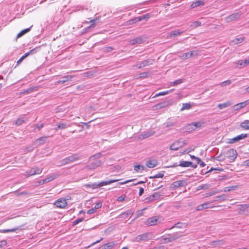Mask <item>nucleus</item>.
<instances>
[{"instance_id":"f257e3e1","label":"nucleus","mask_w":249,"mask_h":249,"mask_svg":"<svg viewBox=\"0 0 249 249\" xmlns=\"http://www.w3.org/2000/svg\"><path fill=\"white\" fill-rule=\"evenodd\" d=\"M153 234L152 232H145L136 236L133 241L136 242H147L153 238Z\"/></svg>"},{"instance_id":"f03ea898","label":"nucleus","mask_w":249,"mask_h":249,"mask_svg":"<svg viewBox=\"0 0 249 249\" xmlns=\"http://www.w3.org/2000/svg\"><path fill=\"white\" fill-rule=\"evenodd\" d=\"M182 236V232H176L172 234H168L167 237H164V236L161 237L160 241L162 242V243H167L169 242H173L179 237Z\"/></svg>"},{"instance_id":"7ed1b4c3","label":"nucleus","mask_w":249,"mask_h":249,"mask_svg":"<svg viewBox=\"0 0 249 249\" xmlns=\"http://www.w3.org/2000/svg\"><path fill=\"white\" fill-rule=\"evenodd\" d=\"M81 158V156L79 155L78 154H74L71 156H70L61 161H60V164L59 166H61L63 165L68 164L69 163L74 162L76 160H77Z\"/></svg>"},{"instance_id":"20e7f679","label":"nucleus","mask_w":249,"mask_h":249,"mask_svg":"<svg viewBox=\"0 0 249 249\" xmlns=\"http://www.w3.org/2000/svg\"><path fill=\"white\" fill-rule=\"evenodd\" d=\"M186 144V142L184 141H177L173 143L170 146V149L171 150L177 151L179 148L182 147Z\"/></svg>"},{"instance_id":"39448f33","label":"nucleus","mask_w":249,"mask_h":249,"mask_svg":"<svg viewBox=\"0 0 249 249\" xmlns=\"http://www.w3.org/2000/svg\"><path fill=\"white\" fill-rule=\"evenodd\" d=\"M42 171V169L37 167H34L29 170L26 171L24 173V176L29 177L33 175L40 174Z\"/></svg>"},{"instance_id":"423d86ee","label":"nucleus","mask_w":249,"mask_h":249,"mask_svg":"<svg viewBox=\"0 0 249 249\" xmlns=\"http://www.w3.org/2000/svg\"><path fill=\"white\" fill-rule=\"evenodd\" d=\"M237 153L234 149H230L226 152V157L229 159L230 162H233L237 158Z\"/></svg>"},{"instance_id":"0eeeda50","label":"nucleus","mask_w":249,"mask_h":249,"mask_svg":"<svg viewBox=\"0 0 249 249\" xmlns=\"http://www.w3.org/2000/svg\"><path fill=\"white\" fill-rule=\"evenodd\" d=\"M241 15V12L234 13L231 15L226 17L225 20L227 22L234 21L239 19Z\"/></svg>"},{"instance_id":"6e6552de","label":"nucleus","mask_w":249,"mask_h":249,"mask_svg":"<svg viewBox=\"0 0 249 249\" xmlns=\"http://www.w3.org/2000/svg\"><path fill=\"white\" fill-rule=\"evenodd\" d=\"M198 54V51L197 50L193 51L191 52H188L184 53H183L181 56H180V58L182 59H186L189 58H191L193 56H196Z\"/></svg>"},{"instance_id":"1a4fd4ad","label":"nucleus","mask_w":249,"mask_h":249,"mask_svg":"<svg viewBox=\"0 0 249 249\" xmlns=\"http://www.w3.org/2000/svg\"><path fill=\"white\" fill-rule=\"evenodd\" d=\"M187 185V183L184 180H180L174 181L171 185V188L176 189L180 187L185 186Z\"/></svg>"},{"instance_id":"9d476101","label":"nucleus","mask_w":249,"mask_h":249,"mask_svg":"<svg viewBox=\"0 0 249 249\" xmlns=\"http://www.w3.org/2000/svg\"><path fill=\"white\" fill-rule=\"evenodd\" d=\"M159 217L157 216H153L149 218L146 221V224L149 226H153L160 223L159 221Z\"/></svg>"},{"instance_id":"9b49d317","label":"nucleus","mask_w":249,"mask_h":249,"mask_svg":"<svg viewBox=\"0 0 249 249\" xmlns=\"http://www.w3.org/2000/svg\"><path fill=\"white\" fill-rule=\"evenodd\" d=\"M57 177V175L56 174L51 175L48 176V177H47L46 178L39 180L38 182V185H41V184H43L44 183L49 182L53 180L55 178H56Z\"/></svg>"},{"instance_id":"f8f14e48","label":"nucleus","mask_w":249,"mask_h":249,"mask_svg":"<svg viewBox=\"0 0 249 249\" xmlns=\"http://www.w3.org/2000/svg\"><path fill=\"white\" fill-rule=\"evenodd\" d=\"M103 162L100 160H97L94 162L90 163L88 166L87 168L90 170L95 169L96 168L100 167L102 165Z\"/></svg>"},{"instance_id":"ddd939ff","label":"nucleus","mask_w":249,"mask_h":249,"mask_svg":"<svg viewBox=\"0 0 249 249\" xmlns=\"http://www.w3.org/2000/svg\"><path fill=\"white\" fill-rule=\"evenodd\" d=\"M213 202H205L203 204H200L196 207V210L197 211H202L204 209L212 208L211 206Z\"/></svg>"},{"instance_id":"4468645a","label":"nucleus","mask_w":249,"mask_h":249,"mask_svg":"<svg viewBox=\"0 0 249 249\" xmlns=\"http://www.w3.org/2000/svg\"><path fill=\"white\" fill-rule=\"evenodd\" d=\"M161 194L160 192H156L153 194L150 195L148 197L145 198V200L147 201H152L154 200H158L160 198Z\"/></svg>"},{"instance_id":"2eb2a0df","label":"nucleus","mask_w":249,"mask_h":249,"mask_svg":"<svg viewBox=\"0 0 249 249\" xmlns=\"http://www.w3.org/2000/svg\"><path fill=\"white\" fill-rule=\"evenodd\" d=\"M247 137V134H241L238 136H237L235 137H234L233 138L229 139V143H233L235 142H238L240 140H241L242 139H244L246 138Z\"/></svg>"},{"instance_id":"dca6fc26","label":"nucleus","mask_w":249,"mask_h":249,"mask_svg":"<svg viewBox=\"0 0 249 249\" xmlns=\"http://www.w3.org/2000/svg\"><path fill=\"white\" fill-rule=\"evenodd\" d=\"M145 38L144 36H140L130 40V44L135 45L136 44H142L145 41Z\"/></svg>"},{"instance_id":"f3484780","label":"nucleus","mask_w":249,"mask_h":249,"mask_svg":"<svg viewBox=\"0 0 249 249\" xmlns=\"http://www.w3.org/2000/svg\"><path fill=\"white\" fill-rule=\"evenodd\" d=\"M54 205L58 208H64L67 205V202L66 199L61 198L57 200Z\"/></svg>"},{"instance_id":"a211bd4d","label":"nucleus","mask_w":249,"mask_h":249,"mask_svg":"<svg viewBox=\"0 0 249 249\" xmlns=\"http://www.w3.org/2000/svg\"><path fill=\"white\" fill-rule=\"evenodd\" d=\"M192 165V162L188 161L181 160L178 164L175 163L172 167L179 166L183 167H188Z\"/></svg>"},{"instance_id":"6ab92c4d","label":"nucleus","mask_w":249,"mask_h":249,"mask_svg":"<svg viewBox=\"0 0 249 249\" xmlns=\"http://www.w3.org/2000/svg\"><path fill=\"white\" fill-rule=\"evenodd\" d=\"M169 105L168 102H163L161 103H160L155 106H153V108L155 110L156 109H160L163 108H165L166 107H167Z\"/></svg>"},{"instance_id":"aec40b11","label":"nucleus","mask_w":249,"mask_h":249,"mask_svg":"<svg viewBox=\"0 0 249 249\" xmlns=\"http://www.w3.org/2000/svg\"><path fill=\"white\" fill-rule=\"evenodd\" d=\"M201 125H186L182 130L184 132H190L195 130L196 128L200 127Z\"/></svg>"},{"instance_id":"412c9836","label":"nucleus","mask_w":249,"mask_h":249,"mask_svg":"<svg viewBox=\"0 0 249 249\" xmlns=\"http://www.w3.org/2000/svg\"><path fill=\"white\" fill-rule=\"evenodd\" d=\"M248 104V100H247L245 102H241L236 105H234L233 107V108L235 110H239L241 108H242L245 107Z\"/></svg>"},{"instance_id":"4be33fe9","label":"nucleus","mask_w":249,"mask_h":249,"mask_svg":"<svg viewBox=\"0 0 249 249\" xmlns=\"http://www.w3.org/2000/svg\"><path fill=\"white\" fill-rule=\"evenodd\" d=\"M154 62H155V60L154 59L149 58H148L145 60H143V61L141 62V64H142V66H143V67H144L147 66L148 65L153 64Z\"/></svg>"},{"instance_id":"5701e85b","label":"nucleus","mask_w":249,"mask_h":249,"mask_svg":"<svg viewBox=\"0 0 249 249\" xmlns=\"http://www.w3.org/2000/svg\"><path fill=\"white\" fill-rule=\"evenodd\" d=\"M238 65H239L240 68L244 67L249 65V57L244 60H240L237 62Z\"/></svg>"},{"instance_id":"b1692460","label":"nucleus","mask_w":249,"mask_h":249,"mask_svg":"<svg viewBox=\"0 0 249 249\" xmlns=\"http://www.w3.org/2000/svg\"><path fill=\"white\" fill-rule=\"evenodd\" d=\"M119 180H120V179H110V180H109L107 181H101V182L98 183V184H99V188H100L102 186L110 184L112 183L118 181Z\"/></svg>"},{"instance_id":"393cba45","label":"nucleus","mask_w":249,"mask_h":249,"mask_svg":"<svg viewBox=\"0 0 249 249\" xmlns=\"http://www.w3.org/2000/svg\"><path fill=\"white\" fill-rule=\"evenodd\" d=\"M47 140L46 137H42L37 139L34 142V144L36 146L40 145L45 143Z\"/></svg>"},{"instance_id":"a878e982","label":"nucleus","mask_w":249,"mask_h":249,"mask_svg":"<svg viewBox=\"0 0 249 249\" xmlns=\"http://www.w3.org/2000/svg\"><path fill=\"white\" fill-rule=\"evenodd\" d=\"M158 164V162L157 160H149L147 161L146 163V165L150 168H153L155 167Z\"/></svg>"},{"instance_id":"bb28decb","label":"nucleus","mask_w":249,"mask_h":249,"mask_svg":"<svg viewBox=\"0 0 249 249\" xmlns=\"http://www.w3.org/2000/svg\"><path fill=\"white\" fill-rule=\"evenodd\" d=\"M72 78V76L71 75H65L61 78L59 81H57V83L58 84H63L65 83L66 82L68 81Z\"/></svg>"},{"instance_id":"cd10ccee","label":"nucleus","mask_w":249,"mask_h":249,"mask_svg":"<svg viewBox=\"0 0 249 249\" xmlns=\"http://www.w3.org/2000/svg\"><path fill=\"white\" fill-rule=\"evenodd\" d=\"M187 226V224L185 223H181V222H178L176 223L174 226H173L171 228H169V229H173L174 228H177L179 229H181L183 228H186Z\"/></svg>"},{"instance_id":"c85d7f7f","label":"nucleus","mask_w":249,"mask_h":249,"mask_svg":"<svg viewBox=\"0 0 249 249\" xmlns=\"http://www.w3.org/2000/svg\"><path fill=\"white\" fill-rule=\"evenodd\" d=\"M204 2L203 1L198 0L191 4L190 7L191 8H194L200 5H204Z\"/></svg>"},{"instance_id":"c756f323","label":"nucleus","mask_w":249,"mask_h":249,"mask_svg":"<svg viewBox=\"0 0 249 249\" xmlns=\"http://www.w3.org/2000/svg\"><path fill=\"white\" fill-rule=\"evenodd\" d=\"M227 196L226 195L223 194L221 196H216L215 197L214 201H223L227 200Z\"/></svg>"},{"instance_id":"7c9ffc66","label":"nucleus","mask_w":249,"mask_h":249,"mask_svg":"<svg viewBox=\"0 0 249 249\" xmlns=\"http://www.w3.org/2000/svg\"><path fill=\"white\" fill-rule=\"evenodd\" d=\"M155 133V132L152 130H148L143 132L142 134L143 138H148Z\"/></svg>"},{"instance_id":"2f4dec72","label":"nucleus","mask_w":249,"mask_h":249,"mask_svg":"<svg viewBox=\"0 0 249 249\" xmlns=\"http://www.w3.org/2000/svg\"><path fill=\"white\" fill-rule=\"evenodd\" d=\"M231 105V103L230 101H228L226 103H224L222 104H219L217 105V107L220 109H222L225 108H226L229 107Z\"/></svg>"},{"instance_id":"473e14b6","label":"nucleus","mask_w":249,"mask_h":249,"mask_svg":"<svg viewBox=\"0 0 249 249\" xmlns=\"http://www.w3.org/2000/svg\"><path fill=\"white\" fill-rule=\"evenodd\" d=\"M115 246L114 242H108L104 245L101 249H111Z\"/></svg>"},{"instance_id":"72a5a7b5","label":"nucleus","mask_w":249,"mask_h":249,"mask_svg":"<svg viewBox=\"0 0 249 249\" xmlns=\"http://www.w3.org/2000/svg\"><path fill=\"white\" fill-rule=\"evenodd\" d=\"M32 26H31L29 28H26L25 29H24V30H22L20 32H19L17 35V38H19V37H21L22 36H23L26 33H27L28 32H29L31 30V28H32Z\"/></svg>"},{"instance_id":"f704fd0d","label":"nucleus","mask_w":249,"mask_h":249,"mask_svg":"<svg viewBox=\"0 0 249 249\" xmlns=\"http://www.w3.org/2000/svg\"><path fill=\"white\" fill-rule=\"evenodd\" d=\"M224 244V241L223 240H216V241H213L212 242H211L209 243V245L210 246H221Z\"/></svg>"},{"instance_id":"c9c22d12","label":"nucleus","mask_w":249,"mask_h":249,"mask_svg":"<svg viewBox=\"0 0 249 249\" xmlns=\"http://www.w3.org/2000/svg\"><path fill=\"white\" fill-rule=\"evenodd\" d=\"M134 211L132 210H129L126 212L121 213L120 216L122 218H125L128 215H132Z\"/></svg>"},{"instance_id":"e433bc0d","label":"nucleus","mask_w":249,"mask_h":249,"mask_svg":"<svg viewBox=\"0 0 249 249\" xmlns=\"http://www.w3.org/2000/svg\"><path fill=\"white\" fill-rule=\"evenodd\" d=\"M183 33V31H179L178 30H174L172 31L171 33H169V36L171 37L172 36H179L181 35Z\"/></svg>"},{"instance_id":"4c0bfd02","label":"nucleus","mask_w":249,"mask_h":249,"mask_svg":"<svg viewBox=\"0 0 249 249\" xmlns=\"http://www.w3.org/2000/svg\"><path fill=\"white\" fill-rule=\"evenodd\" d=\"M145 167L143 166L138 165L134 166V170L135 172L141 173L144 170Z\"/></svg>"},{"instance_id":"58836bf2","label":"nucleus","mask_w":249,"mask_h":249,"mask_svg":"<svg viewBox=\"0 0 249 249\" xmlns=\"http://www.w3.org/2000/svg\"><path fill=\"white\" fill-rule=\"evenodd\" d=\"M27 123L25 117H22L17 119L15 122V124H22Z\"/></svg>"},{"instance_id":"ea45409f","label":"nucleus","mask_w":249,"mask_h":249,"mask_svg":"<svg viewBox=\"0 0 249 249\" xmlns=\"http://www.w3.org/2000/svg\"><path fill=\"white\" fill-rule=\"evenodd\" d=\"M164 171H161L158 174L153 175L149 177L150 178H162L164 176Z\"/></svg>"},{"instance_id":"a19ab883","label":"nucleus","mask_w":249,"mask_h":249,"mask_svg":"<svg viewBox=\"0 0 249 249\" xmlns=\"http://www.w3.org/2000/svg\"><path fill=\"white\" fill-rule=\"evenodd\" d=\"M184 79H179L174 81L173 82H171L170 85L171 86H176V85H179L180 84H181L182 83H183L184 82Z\"/></svg>"},{"instance_id":"79ce46f5","label":"nucleus","mask_w":249,"mask_h":249,"mask_svg":"<svg viewBox=\"0 0 249 249\" xmlns=\"http://www.w3.org/2000/svg\"><path fill=\"white\" fill-rule=\"evenodd\" d=\"M239 210L241 211L244 212L245 210L249 208V204H241L238 205Z\"/></svg>"},{"instance_id":"37998d69","label":"nucleus","mask_w":249,"mask_h":249,"mask_svg":"<svg viewBox=\"0 0 249 249\" xmlns=\"http://www.w3.org/2000/svg\"><path fill=\"white\" fill-rule=\"evenodd\" d=\"M244 40V38L240 37V38H236L232 40L231 41V43L234 44H238L239 43H240L242 42Z\"/></svg>"},{"instance_id":"c03bdc74","label":"nucleus","mask_w":249,"mask_h":249,"mask_svg":"<svg viewBox=\"0 0 249 249\" xmlns=\"http://www.w3.org/2000/svg\"><path fill=\"white\" fill-rule=\"evenodd\" d=\"M191 107V105L190 103H184L182 104V107L180 109V110H184L185 109H189Z\"/></svg>"},{"instance_id":"a18cd8bd","label":"nucleus","mask_w":249,"mask_h":249,"mask_svg":"<svg viewBox=\"0 0 249 249\" xmlns=\"http://www.w3.org/2000/svg\"><path fill=\"white\" fill-rule=\"evenodd\" d=\"M168 93H169V92H168L167 91L160 92H159L158 94H155L154 96L152 97V98H156L157 97H158V96H161V95H166V94H167ZM151 98V96L150 97V98Z\"/></svg>"},{"instance_id":"49530a36","label":"nucleus","mask_w":249,"mask_h":249,"mask_svg":"<svg viewBox=\"0 0 249 249\" xmlns=\"http://www.w3.org/2000/svg\"><path fill=\"white\" fill-rule=\"evenodd\" d=\"M40 48V47L38 48H35L32 50H31L30 51H29L28 53H25V54H27V56H29L30 54H32L35 53L37 52L36 49H39Z\"/></svg>"},{"instance_id":"de8ad7c7","label":"nucleus","mask_w":249,"mask_h":249,"mask_svg":"<svg viewBox=\"0 0 249 249\" xmlns=\"http://www.w3.org/2000/svg\"><path fill=\"white\" fill-rule=\"evenodd\" d=\"M34 88L31 87L28 89H27L26 90H24L22 93L23 94H27L28 93H31L33 91H34Z\"/></svg>"},{"instance_id":"09e8293b","label":"nucleus","mask_w":249,"mask_h":249,"mask_svg":"<svg viewBox=\"0 0 249 249\" xmlns=\"http://www.w3.org/2000/svg\"><path fill=\"white\" fill-rule=\"evenodd\" d=\"M101 155H102V154L100 153H96L95 155H92V156H91L90 157V160H92V159H93V160L97 159L98 158H99L101 156Z\"/></svg>"},{"instance_id":"8fccbe9b","label":"nucleus","mask_w":249,"mask_h":249,"mask_svg":"<svg viewBox=\"0 0 249 249\" xmlns=\"http://www.w3.org/2000/svg\"><path fill=\"white\" fill-rule=\"evenodd\" d=\"M201 25V22L198 21H194L191 25V27L193 28H196L199 26Z\"/></svg>"},{"instance_id":"3c124183","label":"nucleus","mask_w":249,"mask_h":249,"mask_svg":"<svg viewBox=\"0 0 249 249\" xmlns=\"http://www.w3.org/2000/svg\"><path fill=\"white\" fill-rule=\"evenodd\" d=\"M89 186L92 189H96L99 188L98 183H94L89 185Z\"/></svg>"},{"instance_id":"603ef678","label":"nucleus","mask_w":249,"mask_h":249,"mask_svg":"<svg viewBox=\"0 0 249 249\" xmlns=\"http://www.w3.org/2000/svg\"><path fill=\"white\" fill-rule=\"evenodd\" d=\"M231 83V80H228L226 81H225L221 83V86L222 87L226 86L228 85H230Z\"/></svg>"},{"instance_id":"864d4df0","label":"nucleus","mask_w":249,"mask_h":249,"mask_svg":"<svg viewBox=\"0 0 249 249\" xmlns=\"http://www.w3.org/2000/svg\"><path fill=\"white\" fill-rule=\"evenodd\" d=\"M17 229H12L0 230V231L1 232H3V233H6V232H13V231H15L17 230Z\"/></svg>"},{"instance_id":"5fc2aeb1","label":"nucleus","mask_w":249,"mask_h":249,"mask_svg":"<svg viewBox=\"0 0 249 249\" xmlns=\"http://www.w3.org/2000/svg\"><path fill=\"white\" fill-rule=\"evenodd\" d=\"M27 57V54H24L17 61V65L19 64L25 58Z\"/></svg>"},{"instance_id":"6e6d98bb","label":"nucleus","mask_w":249,"mask_h":249,"mask_svg":"<svg viewBox=\"0 0 249 249\" xmlns=\"http://www.w3.org/2000/svg\"><path fill=\"white\" fill-rule=\"evenodd\" d=\"M83 218H79L73 222V225H75L82 222L83 220Z\"/></svg>"},{"instance_id":"4d7b16f0","label":"nucleus","mask_w":249,"mask_h":249,"mask_svg":"<svg viewBox=\"0 0 249 249\" xmlns=\"http://www.w3.org/2000/svg\"><path fill=\"white\" fill-rule=\"evenodd\" d=\"M142 20L143 19H147L151 17V15L150 13H147L145 15L142 16Z\"/></svg>"},{"instance_id":"13d9d810","label":"nucleus","mask_w":249,"mask_h":249,"mask_svg":"<svg viewBox=\"0 0 249 249\" xmlns=\"http://www.w3.org/2000/svg\"><path fill=\"white\" fill-rule=\"evenodd\" d=\"M142 67H143V66H142V64H141V62L139 63V64H136V65H134L133 66V69L134 70L136 69L137 68L141 69Z\"/></svg>"},{"instance_id":"bf43d9fd","label":"nucleus","mask_w":249,"mask_h":249,"mask_svg":"<svg viewBox=\"0 0 249 249\" xmlns=\"http://www.w3.org/2000/svg\"><path fill=\"white\" fill-rule=\"evenodd\" d=\"M190 157L192 160H195L196 161H197V163H199L200 161V159L196 157L194 155H190Z\"/></svg>"},{"instance_id":"052dcab7","label":"nucleus","mask_w":249,"mask_h":249,"mask_svg":"<svg viewBox=\"0 0 249 249\" xmlns=\"http://www.w3.org/2000/svg\"><path fill=\"white\" fill-rule=\"evenodd\" d=\"M193 150H194V149H192L191 148H186L185 150H184V151L182 152H181V154H183L184 153H188Z\"/></svg>"},{"instance_id":"680f3d73","label":"nucleus","mask_w":249,"mask_h":249,"mask_svg":"<svg viewBox=\"0 0 249 249\" xmlns=\"http://www.w3.org/2000/svg\"><path fill=\"white\" fill-rule=\"evenodd\" d=\"M102 203L101 202H99L96 204L94 208L96 210L97 209L100 208L102 207Z\"/></svg>"},{"instance_id":"e2e57ef3","label":"nucleus","mask_w":249,"mask_h":249,"mask_svg":"<svg viewBox=\"0 0 249 249\" xmlns=\"http://www.w3.org/2000/svg\"><path fill=\"white\" fill-rule=\"evenodd\" d=\"M215 159L218 161H221L224 160V158L221 155H219L216 157Z\"/></svg>"},{"instance_id":"0e129e2a","label":"nucleus","mask_w":249,"mask_h":249,"mask_svg":"<svg viewBox=\"0 0 249 249\" xmlns=\"http://www.w3.org/2000/svg\"><path fill=\"white\" fill-rule=\"evenodd\" d=\"M147 76V73L143 72L140 73V78H145Z\"/></svg>"},{"instance_id":"69168bd1","label":"nucleus","mask_w":249,"mask_h":249,"mask_svg":"<svg viewBox=\"0 0 249 249\" xmlns=\"http://www.w3.org/2000/svg\"><path fill=\"white\" fill-rule=\"evenodd\" d=\"M134 22H138V21H140L142 20V17L141 16H139L138 17H136L134 18Z\"/></svg>"},{"instance_id":"338daca9","label":"nucleus","mask_w":249,"mask_h":249,"mask_svg":"<svg viewBox=\"0 0 249 249\" xmlns=\"http://www.w3.org/2000/svg\"><path fill=\"white\" fill-rule=\"evenodd\" d=\"M113 50V48L112 47H107L105 49V52H111Z\"/></svg>"},{"instance_id":"774afa93","label":"nucleus","mask_w":249,"mask_h":249,"mask_svg":"<svg viewBox=\"0 0 249 249\" xmlns=\"http://www.w3.org/2000/svg\"><path fill=\"white\" fill-rule=\"evenodd\" d=\"M124 200V197L123 196H121L119 197H118L117 200L119 202H122Z\"/></svg>"}]
</instances>
